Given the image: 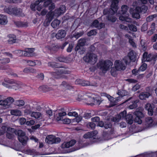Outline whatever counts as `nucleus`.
<instances>
[{"label": "nucleus", "instance_id": "nucleus-27", "mask_svg": "<svg viewBox=\"0 0 157 157\" xmlns=\"http://www.w3.org/2000/svg\"><path fill=\"white\" fill-rule=\"evenodd\" d=\"M8 22L7 17L4 15H0V24L2 25H5Z\"/></svg>", "mask_w": 157, "mask_h": 157}, {"label": "nucleus", "instance_id": "nucleus-15", "mask_svg": "<svg viewBox=\"0 0 157 157\" xmlns=\"http://www.w3.org/2000/svg\"><path fill=\"white\" fill-rule=\"evenodd\" d=\"M34 49L33 48H27L24 51V56H25L29 57L35 56L34 53Z\"/></svg>", "mask_w": 157, "mask_h": 157}, {"label": "nucleus", "instance_id": "nucleus-12", "mask_svg": "<svg viewBox=\"0 0 157 157\" xmlns=\"http://www.w3.org/2000/svg\"><path fill=\"white\" fill-rule=\"evenodd\" d=\"M134 114L136 116L134 120L135 121L139 124H141L142 121L141 118L144 117V114L141 112L137 111L134 112Z\"/></svg>", "mask_w": 157, "mask_h": 157}, {"label": "nucleus", "instance_id": "nucleus-39", "mask_svg": "<svg viewBox=\"0 0 157 157\" xmlns=\"http://www.w3.org/2000/svg\"><path fill=\"white\" fill-rule=\"evenodd\" d=\"M65 6H61L59 9H58L56 10V11H60L59 12H57L58 15H60L61 14L63 13L65 11Z\"/></svg>", "mask_w": 157, "mask_h": 157}, {"label": "nucleus", "instance_id": "nucleus-10", "mask_svg": "<svg viewBox=\"0 0 157 157\" xmlns=\"http://www.w3.org/2000/svg\"><path fill=\"white\" fill-rule=\"evenodd\" d=\"M114 67L116 70H124L126 68V65L121 60H116L114 63Z\"/></svg>", "mask_w": 157, "mask_h": 157}, {"label": "nucleus", "instance_id": "nucleus-49", "mask_svg": "<svg viewBox=\"0 0 157 157\" xmlns=\"http://www.w3.org/2000/svg\"><path fill=\"white\" fill-rule=\"evenodd\" d=\"M147 67V65L145 63H143L139 68L140 71H143L145 70Z\"/></svg>", "mask_w": 157, "mask_h": 157}, {"label": "nucleus", "instance_id": "nucleus-25", "mask_svg": "<svg viewBox=\"0 0 157 157\" xmlns=\"http://www.w3.org/2000/svg\"><path fill=\"white\" fill-rule=\"evenodd\" d=\"M105 25L103 23H99L97 20H95L92 23V26L95 28L100 29L104 27Z\"/></svg>", "mask_w": 157, "mask_h": 157}, {"label": "nucleus", "instance_id": "nucleus-63", "mask_svg": "<svg viewBox=\"0 0 157 157\" xmlns=\"http://www.w3.org/2000/svg\"><path fill=\"white\" fill-rule=\"evenodd\" d=\"M20 123L21 125L25 123H26V120L24 118H21L19 119Z\"/></svg>", "mask_w": 157, "mask_h": 157}, {"label": "nucleus", "instance_id": "nucleus-54", "mask_svg": "<svg viewBox=\"0 0 157 157\" xmlns=\"http://www.w3.org/2000/svg\"><path fill=\"white\" fill-rule=\"evenodd\" d=\"M96 34L97 32L95 30H92L88 33L87 35L89 36H90L92 35H95Z\"/></svg>", "mask_w": 157, "mask_h": 157}, {"label": "nucleus", "instance_id": "nucleus-47", "mask_svg": "<svg viewBox=\"0 0 157 157\" xmlns=\"http://www.w3.org/2000/svg\"><path fill=\"white\" fill-rule=\"evenodd\" d=\"M128 27L129 29L133 32H136L137 30V28L136 26L133 25H128Z\"/></svg>", "mask_w": 157, "mask_h": 157}, {"label": "nucleus", "instance_id": "nucleus-48", "mask_svg": "<svg viewBox=\"0 0 157 157\" xmlns=\"http://www.w3.org/2000/svg\"><path fill=\"white\" fill-rule=\"evenodd\" d=\"M82 119V117L81 116L78 115L75 117V118L72 120L73 122H76L77 123H78L81 121Z\"/></svg>", "mask_w": 157, "mask_h": 157}, {"label": "nucleus", "instance_id": "nucleus-36", "mask_svg": "<svg viewBox=\"0 0 157 157\" xmlns=\"http://www.w3.org/2000/svg\"><path fill=\"white\" fill-rule=\"evenodd\" d=\"M16 25L19 27H26L28 26L27 22L18 21L16 23Z\"/></svg>", "mask_w": 157, "mask_h": 157}, {"label": "nucleus", "instance_id": "nucleus-51", "mask_svg": "<svg viewBox=\"0 0 157 157\" xmlns=\"http://www.w3.org/2000/svg\"><path fill=\"white\" fill-rule=\"evenodd\" d=\"M156 16V14H153L150 15L146 18V20L147 21H152L154 18Z\"/></svg>", "mask_w": 157, "mask_h": 157}, {"label": "nucleus", "instance_id": "nucleus-13", "mask_svg": "<svg viewBox=\"0 0 157 157\" xmlns=\"http://www.w3.org/2000/svg\"><path fill=\"white\" fill-rule=\"evenodd\" d=\"M70 73V71L68 70L63 68L61 69H58L56 72H52V75L55 78H57L58 77L57 75H59L61 74H67Z\"/></svg>", "mask_w": 157, "mask_h": 157}, {"label": "nucleus", "instance_id": "nucleus-14", "mask_svg": "<svg viewBox=\"0 0 157 157\" xmlns=\"http://www.w3.org/2000/svg\"><path fill=\"white\" fill-rule=\"evenodd\" d=\"M76 143L75 140H71L68 142H64L61 145V147L63 148H68L73 146Z\"/></svg>", "mask_w": 157, "mask_h": 157}, {"label": "nucleus", "instance_id": "nucleus-22", "mask_svg": "<svg viewBox=\"0 0 157 157\" xmlns=\"http://www.w3.org/2000/svg\"><path fill=\"white\" fill-rule=\"evenodd\" d=\"M75 83L76 84L80 85L83 86L90 85V84L89 82L79 79H76L75 81Z\"/></svg>", "mask_w": 157, "mask_h": 157}, {"label": "nucleus", "instance_id": "nucleus-62", "mask_svg": "<svg viewBox=\"0 0 157 157\" xmlns=\"http://www.w3.org/2000/svg\"><path fill=\"white\" fill-rule=\"evenodd\" d=\"M91 120L93 122H98L100 121V118L98 117H95L91 118Z\"/></svg>", "mask_w": 157, "mask_h": 157}, {"label": "nucleus", "instance_id": "nucleus-4", "mask_svg": "<svg viewBox=\"0 0 157 157\" xmlns=\"http://www.w3.org/2000/svg\"><path fill=\"white\" fill-rule=\"evenodd\" d=\"M121 9V14L124 15L125 14V16H121L119 17V19L120 20L128 22H131V19L128 17L129 14L128 13H126L128 9L127 6L124 5L122 6Z\"/></svg>", "mask_w": 157, "mask_h": 157}, {"label": "nucleus", "instance_id": "nucleus-57", "mask_svg": "<svg viewBox=\"0 0 157 157\" xmlns=\"http://www.w3.org/2000/svg\"><path fill=\"white\" fill-rule=\"evenodd\" d=\"M85 94H83L82 93H80L79 94H78V98L77 99V100L79 101H81L82 100H83V101L84 98H83V96Z\"/></svg>", "mask_w": 157, "mask_h": 157}, {"label": "nucleus", "instance_id": "nucleus-19", "mask_svg": "<svg viewBox=\"0 0 157 157\" xmlns=\"http://www.w3.org/2000/svg\"><path fill=\"white\" fill-rule=\"evenodd\" d=\"M66 34V31L63 29L59 30L56 35V37L57 39H59L64 38Z\"/></svg>", "mask_w": 157, "mask_h": 157}, {"label": "nucleus", "instance_id": "nucleus-29", "mask_svg": "<svg viewBox=\"0 0 157 157\" xmlns=\"http://www.w3.org/2000/svg\"><path fill=\"white\" fill-rule=\"evenodd\" d=\"M60 23V21L57 19H56L52 22L51 25L53 28L58 29L59 28Z\"/></svg>", "mask_w": 157, "mask_h": 157}, {"label": "nucleus", "instance_id": "nucleus-58", "mask_svg": "<svg viewBox=\"0 0 157 157\" xmlns=\"http://www.w3.org/2000/svg\"><path fill=\"white\" fill-rule=\"evenodd\" d=\"M152 60H153V54H149L148 55L146 59H145V61L149 62Z\"/></svg>", "mask_w": 157, "mask_h": 157}, {"label": "nucleus", "instance_id": "nucleus-33", "mask_svg": "<svg viewBox=\"0 0 157 157\" xmlns=\"http://www.w3.org/2000/svg\"><path fill=\"white\" fill-rule=\"evenodd\" d=\"M23 71L25 73L30 72L34 73L36 72V69L31 67H26L23 70Z\"/></svg>", "mask_w": 157, "mask_h": 157}, {"label": "nucleus", "instance_id": "nucleus-3", "mask_svg": "<svg viewBox=\"0 0 157 157\" xmlns=\"http://www.w3.org/2000/svg\"><path fill=\"white\" fill-rule=\"evenodd\" d=\"M15 134L18 136V139L22 145H25L26 144L29 138L25 136V133L24 132L20 130H15Z\"/></svg>", "mask_w": 157, "mask_h": 157}, {"label": "nucleus", "instance_id": "nucleus-7", "mask_svg": "<svg viewBox=\"0 0 157 157\" xmlns=\"http://www.w3.org/2000/svg\"><path fill=\"white\" fill-rule=\"evenodd\" d=\"M45 141L49 144H57L60 142L61 139L59 137H56L54 136L50 135L46 137Z\"/></svg>", "mask_w": 157, "mask_h": 157}, {"label": "nucleus", "instance_id": "nucleus-11", "mask_svg": "<svg viewBox=\"0 0 157 157\" xmlns=\"http://www.w3.org/2000/svg\"><path fill=\"white\" fill-rule=\"evenodd\" d=\"M14 101V99L11 97H9L4 100H0V105L4 107L8 106Z\"/></svg>", "mask_w": 157, "mask_h": 157}, {"label": "nucleus", "instance_id": "nucleus-53", "mask_svg": "<svg viewBox=\"0 0 157 157\" xmlns=\"http://www.w3.org/2000/svg\"><path fill=\"white\" fill-rule=\"evenodd\" d=\"M45 1L44 4V7H47L52 3V1L51 0H44L43 1Z\"/></svg>", "mask_w": 157, "mask_h": 157}, {"label": "nucleus", "instance_id": "nucleus-1", "mask_svg": "<svg viewBox=\"0 0 157 157\" xmlns=\"http://www.w3.org/2000/svg\"><path fill=\"white\" fill-rule=\"evenodd\" d=\"M119 0H112L111 8L105 9L103 13L104 15H108L106 17L108 20L112 22H114L116 18L113 16L118 9V4Z\"/></svg>", "mask_w": 157, "mask_h": 157}, {"label": "nucleus", "instance_id": "nucleus-24", "mask_svg": "<svg viewBox=\"0 0 157 157\" xmlns=\"http://www.w3.org/2000/svg\"><path fill=\"white\" fill-rule=\"evenodd\" d=\"M13 14H14L18 16H24V14L22 13V10L20 8L16 7L13 8Z\"/></svg>", "mask_w": 157, "mask_h": 157}, {"label": "nucleus", "instance_id": "nucleus-59", "mask_svg": "<svg viewBox=\"0 0 157 157\" xmlns=\"http://www.w3.org/2000/svg\"><path fill=\"white\" fill-rule=\"evenodd\" d=\"M48 65L52 67H55L57 68L59 67L57 64V63L55 62H49L48 63Z\"/></svg>", "mask_w": 157, "mask_h": 157}, {"label": "nucleus", "instance_id": "nucleus-46", "mask_svg": "<svg viewBox=\"0 0 157 157\" xmlns=\"http://www.w3.org/2000/svg\"><path fill=\"white\" fill-rule=\"evenodd\" d=\"M12 38L11 37L8 40V42L10 44L15 43L16 41V37L14 35H11Z\"/></svg>", "mask_w": 157, "mask_h": 157}, {"label": "nucleus", "instance_id": "nucleus-31", "mask_svg": "<svg viewBox=\"0 0 157 157\" xmlns=\"http://www.w3.org/2000/svg\"><path fill=\"white\" fill-rule=\"evenodd\" d=\"M4 10L5 12L10 14H12L13 13V8H12L10 6H5Z\"/></svg>", "mask_w": 157, "mask_h": 157}, {"label": "nucleus", "instance_id": "nucleus-9", "mask_svg": "<svg viewBox=\"0 0 157 157\" xmlns=\"http://www.w3.org/2000/svg\"><path fill=\"white\" fill-rule=\"evenodd\" d=\"M93 95L91 93H87L83 96V101L88 105H92L94 101Z\"/></svg>", "mask_w": 157, "mask_h": 157}, {"label": "nucleus", "instance_id": "nucleus-6", "mask_svg": "<svg viewBox=\"0 0 157 157\" xmlns=\"http://www.w3.org/2000/svg\"><path fill=\"white\" fill-rule=\"evenodd\" d=\"M83 59L86 62L94 64L97 62L98 57L97 55L94 53H88L84 57Z\"/></svg>", "mask_w": 157, "mask_h": 157}, {"label": "nucleus", "instance_id": "nucleus-23", "mask_svg": "<svg viewBox=\"0 0 157 157\" xmlns=\"http://www.w3.org/2000/svg\"><path fill=\"white\" fill-rule=\"evenodd\" d=\"M123 119H124L126 121L127 123L130 124H132L134 120L132 115L130 114H128L127 115H126V114L124 118H123Z\"/></svg>", "mask_w": 157, "mask_h": 157}, {"label": "nucleus", "instance_id": "nucleus-5", "mask_svg": "<svg viewBox=\"0 0 157 157\" xmlns=\"http://www.w3.org/2000/svg\"><path fill=\"white\" fill-rule=\"evenodd\" d=\"M147 10V7L145 6L144 5L141 7L137 6L135 9V12L132 13V16L133 17L139 19L140 17V13H145Z\"/></svg>", "mask_w": 157, "mask_h": 157}, {"label": "nucleus", "instance_id": "nucleus-18", "mask_svg": "<svg viewBox=\"0 0 157 157\" xmlns=\"http://www.w3.org/2000/svg\"><path fill=\"white\" fill-rule=\"evenodd\" d=\"M63 108L61 110H59L58 111V114L56 115V119L58 121H62L63 119V117L66 115V113L63 111Z\"/></svg>", "mask_w": 157, "mask_h": 157}, {"label": "nucleus", "instance_id": "nucleus-60", "mask_svg": "<svg viewBox=\"0 0 157 157\" xmlns=\"http://www.w3.org/2000/svg\"><path fill=\"white\" fill-rule=\"evenodd\" d=\"M35 122V121L34 120H31L30 121H27L26 122V124L27 125H32L34 124Z\"/></svg>", "mask_w": 157, "mask_h": 157}, {"label": "nucleus", "instance_id": "nucleus-32", "mask_svg": "<svg viewBox=\"0 0 157 157\" xmlns=\"http://www.w3.org/2000/svg\"><path fill=\"white\" fill-rule=\"evenodd\" d=\"M102 101L101 98L99 96L96 97L95 98H94L93 105H99Z\"/></svg>", "mask_w": 157, "mask_h": 157}, {"label": "nucleus", "instance_id": "nucleus-43", "mask_svg": "<svg viewBox=\"0 0 157 157\" xmlns=\"http://www.w3.org/2000/svg\"><path fill=\"white\" fill-rule=\"evenodd\" d=\"M60 87L68 88H72V86L70 84L67 83L65 81H63L60 85Z\"/></svg>", "mask_w": 157, "mask_h": 157}, {"label": "nucleus", "instance_id": "nucleus-26", "mask_svg": "<svg viewBox=\"0 0 157 157\" xmlns=\"http://www.w3.org/2000/svg\"><path fill=\"white\" fill-rule=\"evenodd\" d=\"M144 108L146 110H147L149 115L152 116L153 114V111L151 104L150 103L147 104L145 105Z\"/></svg>", "mask_w": 157, "mask_h": 157}, {"label": "nucleus", "instance_id": "nucleus-52", "mask_svg": "<svg viewBox=\"0 0 157 157\" xmlns=\"http://www.w3.org/2000/svg\"><path fill=\"white\" fill-rule=\"evenodd\" d=\"M92 133H90V132H88L86 134H85L83 137L85 139H88L90 138H93L92 135Z\"/></svg>", "mask_w": 157, "mask_h": 157}, {"label": "nucleus", "instance_id": "nucleus-42", "mask_svg": "<svg viewBox=\"0 0 157 157\" xmlns=\"http://www.w3.org/2000/svg\"><path fill=\"white\" fill-rule=\"evenodd\" d=\"M15 104L17 106L21 107L25 105V102L21 100H16L15 101Z\"/></svg>", "mask_w": 157, "mask_h": 157}, {"label": "nucleus", "instance_id": "nucleus-2", "mask_svg": "<svg viewBox=\"0 0 157 157\" xmlns=\"http://www.w3.org/2000/svg\"><path fill=\"white\" fill-rule=\"evenodd\" d=\"M113 65L112 63L110 60H101L97 64L98 67L103 73H105Z\"/></svg>", "mask_w": 157, "mask_h": 157}, {"label": "nucleus", "instance_id": "nucleus-30", "mask_svg": "<svg viewBox=\"0 0 157 157\" xmlns=\"http://www.w3.org/2000/svg\"><path fill=\"white\" fill-rule=\"evenodd\" d=\"M150 95V94L147 92H144L141 93L139 96L141 100L145 99L147 98H148Z\"/></svg>", "mask_w": 157, "mask_h": 157}, {"label": "nucleus", "instance_id": "nucleus-16", "mask_svg": "<svg viewBox=\"0 0 157 157\" xmlns=\"http://www.w3.org/2000/svg\"><path fill=\"white\" fill-rule=\"evenodd\" d=\"M126 113V110H124L123 112H121L119 114L116 116L115 117H113V121L116 122H118L121 119H123V118H124L125 116Z\"/></svg>", "mask_w": 157, "mask_h": 157}, {"label": "nucleus", "instance_id": "nucleus-21", "mask_svg": "<svg viewBox=\"0 0 157 157\" xmlns=\"http://www.w3.org/2000/svg\"><path fill=\"white\" fill-rule=\"evenodd\" d=\"M12 85L11 86L13 88H23L26 87V86L22 84V82L18 81H15L13 80V82L12 83Z\"/></svg>", "mask_w": 157, "mask_h": 157}, {"label": "nucleus", "instance_id": "nucleus-61", "mask_svg": "<svg viewBox=\"0 0 157 157\" xmlns=\"http://www.w3.org/2000/svg\"><path fill=\"white\" fill-rule=\"evenodd\" d=\"M68 115L69 116H73L75 117L78 116V114L75 112H70L68 113Z\"/></svg>", "mask_w": 157, "mask_h": 157}, {"label": "nucleus", "instance_id": "nucleus-40", "mask_svg": "<svg viewBox=\"0 0 157 157\" xmlns=\"http://www.w3.org/2000/svg\"><path fill=\"white\" fill-rule=\"evenodd\" d=\"M10 113L12 115L19 116L21 115V112L18 110H12L10 111Z\"/></svg>", "mask_w": 157, "mask_h": 157}, {"label": "nucleus", "instance_id": "nucleus-44", "mask_svg": "<svg viewBox=\"0 0 157 157\" xmlns=\"http://www.w3.org/2000/svg\"><path fill=\"white\" fill-rule=\"evenodd\" d=\"M23 151L25 153L31 155H34L35 152L34 150L30 149H25L23 150Z\"/></svg>", "mask_w": 157, "mask_h": 157}, {"label": "nucleus", "instance_id": "nucleus-20", "mask_svg": "<svg viewBox=\"0 0 157 157\" xmlns=\"http://www.w3.org/2000/svg\"><path fill=\"white\" fill-rule=\"evenodd\" d=\"M153 120L151 117L146 118L145 120V125L147 128L152 127L153 125Z\"/></svg>", "mask_w": 157, "mask_h": 157}, {"label": "nucleus", "instance_id": "nucleus-35", "mask_svg": "<svg viewBox=\"0 0 157 157\" xmlns=\"http://www.w3.org/2000/svg\"><path fill=\"white\" fill-rule=\"evenodd\" d=\"M128 94V93L127 91L123 89H121L119 90L117 93V94L121 97L127 95Z\"/></svg>", "mask_w": 157, "mask_h": 157}, {"label": "nucleus", "instance_id": "nucleus-64", "mask_svg": "<svg viewBox=\"0 0 157 157\" xmlns=\"http://www.w3.org/2000/svg\"><path fill=\"white\" fill-rule=\"evenodd\" d=\"M62 121L63 123L65 124H68L71 122V120L68 118L63 119Z\"/></svg>", "mask_w": 157, "mask_h": 157}, {"label": "nucleus", "instance_id": "nucleus-55", "mask_svg": "<svg viewBox=\"0 0 157 157\" xmlns=\"http://www.w3.org/2000/svg\"><path fill=\"white\" fill-rule=\"evenodd\" d=\"M16 54H17L19 56H24V51H21V50H17L15 51Z\"/></svg>", "mask_w": 157, "mask_h": 157}, {"label": "nucleus", "instance_id": "nucleus-50", "mask_svg": "<svg viewBox=\"0 0 157 157\" xmlns=\"http://www.w3.org/2000/svg\"><path fill=\"white\" fill-rule=\"evenodd\" d=\"M25 61L28 63L29 65L31 66H34L36 65L35 60L32 61L31 60H25Z\"/></svg>", "mask_w": 157, "mask_h": 157}, {"label": "nucleus", "instance_id": "nucleus-41", "mask_svg": "<svg viewBox=\"0 0 157 157\" xmlns=\"http://www.w3.org/2000/svg\"><path fill=\"white\" fill-rule=\"evenodd\" d=\"M58 59L60 62L64 63H67L69 61L67 57L63 56H61L59 57Z\"/></svg>", "mask_w": 157, "mask_h": 157}, {"label": "nucleus", "instance_id": "nucleus-28", "mask_svg": "<svg viewBox=\"0 0 157 157\" xmlns=\"http://www.w3.org/2000/svg\"><path fill=\"white\" fill-rule=\"evenodd\" d=\"M10 61V60L9 58L5 57L2 56L0 57V63L6 64L9 63Z\"/></svg>", "mask_w": 157, "mask_h": 157}, {"label": "nucleus", "instance_id": "nucleus-8", "mask_svg": "<svg viewBox=\"0 0 157 157\" xmlns=\"http://www.w3.org/2000/svg\"><path fill=\"white\" fill-rule=\"evenodd\" d=\"M86 40L85 39H81L78 41V43L75 47V51H79L78 52L80 54H83L85 51V49L83 46L85 45Z\"/></svg>", "mask_w": 157, "mask_h": 157}, {"label": "nucleus", "instance_id": "nucleus-17", "mask_svg": "<svg viewBox=\"0 0 157 157\" xmlns=\"http://www.w3.org/2000/svg\"><path fill=\"white\" fill-rule=\"evenodd\" d=\"M15 129L12 128H9L7 129V131L6 134L7 138L9 139H12L14 136Z\"/></svg>", "mask_w": 157, "mask_h": 157}, {"label": "nucleus", "instance_id": "nucleus-34", "mask_svg": "<svg viewBox=\"0 0 157 157\" xmlns=\"http://www.w3.org/2000/svg\"><path fill=\"white\" fill-rule=\"evenodd\" d=\"M44 0H38L33 3H32L30 6L32 10L35 11L36 10V6L39 5L40 2H42Z\"/></svg>", "mask_w": 157, "mask_h": 157}, {"label": "nucleus", "instance_id": "nucleus-56", "mask_svg": "<svg viewBox=\"0 0 157 157\" xmlns=\"http://www.w3.org/2000/svg\"><path fill=\"white\" fill-rule=\"evenodd\" d=\"M3 70H6L9 71H10V72H11L10 73V74L11 75H13L14 77H17V75L16 74L14 73H13V72H12L11 71V69L9 67H5V68H3Z\"/></svg>", "mask_w": 157, "mask_h": 157}, {"label": "nucleus", "instance_id": "nucleus-38", "mask_svg": "<svg viewBox=\"0 0 157 157\" xmlns=\"http://www.w3.org/2000/svg\"><path fill=\"white\" fill-rule=\"evenodd\" d=\"M41 115V113L38 112H32L31 116L36 119H38L40 117Z\"/></svg>", "mask_w": 157, "mask_h": 157}, {"label": "nucleus", "instance_id": "nucleus-37", "mask_svg": "<svg viewBox=\"0 0 157 157\" xmlns=\"http://www.w3.org/2000/svg\"><path fill=\"white\" fill-rule=\"evenodd\" d=\"M128 57L131 60H134L136 58V54L133 51H131L128 54Z\"/></svg>", "mask_w": 157, "mask_h": 157}, {"label": "nucleus", "instance_id": "nucleus-45", "mask_svg": "<svg viewBox=\"0 0 157 157\" xmlns=\"http://www.w3.org/2000/svg\"><path fill=\"white\" fill-rule=\"evenodd\" d=\"M139 102V100H136L132 103V104L129 105V107L131 109H133L136 108L137 106V103Z\"/></svg>", "mask_w": 157, "mask_h": 157}]
</instances>
